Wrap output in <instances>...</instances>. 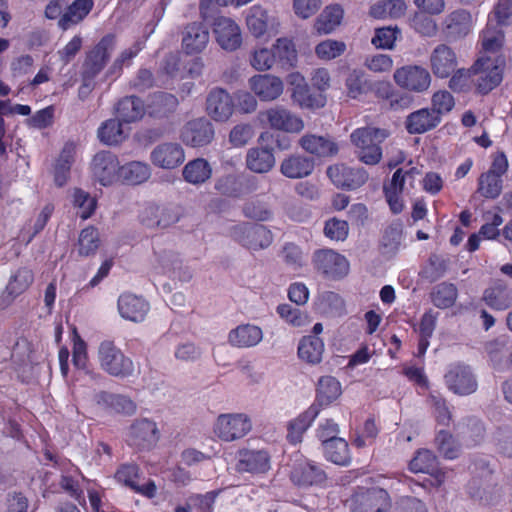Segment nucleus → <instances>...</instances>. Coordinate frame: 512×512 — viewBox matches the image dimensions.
<instances>
[{
  "instance_id": "c9c22d12",
  "label": "nucleus",
  "mask_w": 512,
  "mask_h": 512,
  "mask_svg": "<svg viewBox=\"0 0 512 512\" xmlns=\"http://www.w3.org/2000/svg\"><path fill=\"white\" fill-rule=\"evenodd\" d=\"M93 7V0H75L67 7L62 17L59 19V26L66 30L71 25L77 24L82 21L90 12Z\"/></svg>"
},
{
  "instance_id": "7c9ffc66",
  "label": "nucleus",
  "mask_w": 512,
  "mask_h": 512,
  "mask_svg": "<svg viewBox=\"0 0 512 512\" xmlns=\"http://www.w3.org/2000/svg\"><path fill=\"white\" fill-rule=\"evenodd\" d=\"M481 300L494 310H506L512 305V291L503 283H495L483 291Z\"/></svg>"
},
{
  "instance_id": "8fccbe9b",
  "label": "nucleus",
  "mask_w": 512,
  "mask_h": 512,
  "mask_svg": "<svg viewBox=\"0 0 512 512\" xmlns=\"http://www.w3.org/2000/svg\"><path fill=\"white\" fill-rule=\"evenodd\" d=\"M457 295L458 291L454 284L442 282L434 287L431 299L436 307L445 309L454 305Z\"/></svg>"
},
{
  "instance_id": "13d9d810",
  "label": "nucleus",
  "mask_w": 512,
  "mask_h": 512,
  "mask_svg": "<svg viewBox=\"0 0 512 512\" xmlns=\"http://www.w3.org/2000/svg\"><path fill=\"white\" fill-rule=\"evenodd\" d=\"M319 307L323 313L329 315H341L345 308L342 297L332 291H326L319 297Z\"/></svg>"
},
{
  "instance_id": "72a5a7b5",
  "label": "nucleus",
  "mask_w": 512,
  "mask_h": 512,
  "mask_svg": "<svg viewBox=\"0 0 512 512\" xmlns=\"http://www.w3.org/2000/svg\"><path fill=\"white\" fill-rule=\"evenodd\" d=\"M116 113L117 117L122 122L132 123L140 120L144 116L145 106L140 98L127 96L117 103Z\"/></svg>"
},
{
  "instance_id": "f704fd0d",
  "label": "nucleus",
  "mask_w": 512,
  "mask_h": 512,
  "mask_svg": "<svg viewBox=\"0 0 512 512\" xmlns=\"http://www.w3.org/2000/svg\"><path fill=\"white\" fill-rule=\"evenodd\" d=\"M75 153V144L73 142H67L64 145L54 168V181L57 186L62 187L67 183L71 166L74 163Z\"/></svg>"
},
{
  "instance_id": "338daca9",
  "label": "nucleus",
  "mask_w": 512,
  "mask_h": 512,
  "mask_svg": "<svg viewBox=\"0 0 512 512\" xmlns=\"http://www.w3.org/2000/svg\"><path fill=\"white\" fill-rule=\"evenodd\" d=\"M429 401L433 408L436 421L440 425L448 426L452 420V414L446 400L440 395H430Z\"/></svg>"
},
{
  "instance_id": "c03bdc74",
  "label": "nucleus",
  "mask_w": 512,
  "mask_h": 512,
  "mask_svg": "<svg viewBox=\"0 0 512 512\" xmlns=\"http://www.w3.org/2000/svg\"><path fill=\"white\" fill-rule=\"evenodd\" d=\"M324 352V343L322 339L317 336L304 337L298 347L299 357L311 364L321 362Z\"/></svg>"
},
{
  "instance_id": "473e14b6",
  "label": "nucleus",
  "mask_w": 512,
  "mask_h": 512,
  "mask_svg": "<svg viewBox=\"0 0 512 512\" xmlns=\"http://www.w3.org/2000/svg\"><path fill=\"white\" fill-rule=\"evenodd\" d=\"M343 15L344 11L340 5H329L317 17L314 28L320 35L329 34L341 24Z\"/></svg>"
},
{
  "instance_id": "49530a36",
  "label": "nucleus",
  "mask_w": 512,
  "mask_h": 512,
  "mask_svg": "<svg viewBox=\"0 0 512 512\" xmlns=\"http://www.w3.org/2000/svg\"><path fill=\"white\" fill-rule=\"evenodd\" d=\"M126 137L127 134L124 132L122 121L119 118L105 121L98 129V138L107 145H117Z\"/></svg>"
},
{
  "instance_id": "680f3d73",
  "label": "nucleus",
  "mask_w": 512,
  "mask_h": 512,
  "mask_svg": "<svg viewBox=\"0 0 512 512\" xmlns=\"http://www.w3.org/2000/svg\"><path fill=\"white\" fill-rule=\"evenodd\" d=\"M435 442L437 444L439 452L448 459H455L459 455L460 446L456 443L453 436L444 430H441L436 438Z\"/></svg>"
},
{
  "instance_id": "052dcab7",
  "label": "nucleus",
  "mask_w": 512,
  "mask_h": 512,
  "mask_svg": "<svg viewBox=\"0 0 512 512\" xmlns=\"http://www.w3.org/2000/svg\"><path fill=\"white\" fill-rule=\"evenodd\" d=\"M410 26L420 35L432 37L437 33V24L430 15L422 12H415L410 19Z\"/></svg>"
},
{
  "instance_id": "79ce46f5",
  "label": "nucleus",
  "mask_w": 512,
  "mask_h": 512,
  "mask_svg": "<svg viewBox=\"0 0 512 512\" xmlns=\"http://www.w3.org/2000/svg\"><path fill=\"white\" fill-rule=\"evenodd\" d=\"M504 45V32L496 26L488 23L486 29L482 33V56L504 55L502 48Z\"/></svg>"
},
{
  "instance_id": "2f4dec72",
  "label": "nucleus",
  "mask_w": 512,
  "mask_h": 512,
  "mask_svg": "<svg viewBox=\"0 0 512 512\" xmlns=\"http://www.w3.org/2000/svg\"><path fill=\"white\" fill-rule=\"evenodd\" d=\"M95 400L98 405L125 415H133L137 409L135 402L131 398L121 394L102 391L95 396Z\"/></svg>"
},
{
  "instance_id": "6ab92c4d",
  "label": "nucleus",
  "mask_w": 512,
  "mask_h": 512,
  "mask_svg": "<svg viewBox=\"0 0 512 512\" xmlns=\"http://www.w3.org/2000/svg\"><path fill=\"white\" fill-rule=\"evenodd\" d=\"M181 137L189 146H205L213 140L214 128L211 122L204 118L194 119L185 125Z\"/></svg>"
},
{
  "instance_id": "5701e85b",
  "label": "nucleus",
  "mask_w": 512,
  "mask_h": 512,
  "mask_svg": "<svg viewBox=\"0 0 512 512\" xmlns=\"http://www.w3.org/2000/svg\"><path fill=\"white\" fill-rule=\"evenodd\" d=\"M250 89L262 101H273L283 92V82L270 74H259L249 79Z\"/></svg>"
},
{
  "instance_id": "c85d7f7f",
  "label": "nucleus",
  "mask_w": 512,
  "mask_h": 512,
  "mask_svg": "<svg viewBox=\"0 0 512 512\" xmlns=\"http://www.w3.org/2000/svg\"><path fill=\"white\" fill-rule=\"evenodd\" d=\"M275 165L272 148L253 147L247 151L246 167L254 173H267Z\"/></svg>"
},
{
  "instance_id": "de8ad7c7",
  "label": "nucleus",
  "mask_w": 512,
  "mask_h": 512,
  "mask_svg": "<svg viewBox=\"0 0 512 512\" xmlns=\"http://www.w3.org/2000/svg\"><path fill=\"white\" fill-rule=\"evenodd\" d=\"M341 395L340 383L331 376L321 377L317 388L319 405H329Z\"/></svg>"
},
{
  "instance_id": "864d4df0",
  "label": "nucleus",
  "mask_w": 512,
  "mask_h": 512,
  "mask_svg": "<svg viewBox=\"0 0 512 512\" xmlns=\"http://www.w3.org/2000/svg\"><path fill=\"white\" fill-rule=\"evenodd\" d=\"M291 97L302 108H320L325 104V98L321 95L313 96L308 84L292 88Z\"/></svg>"
},
{
  "instance_id": "412c9836",
  "label": "nucleus",
  "mask_w": 512,
  "mask_h": 512,
  "mask_svg": "<svg viewBox=\"0 0 512 512\" xmlns=\"http://www.w3.org/2000/svg\"><path fill=\"white\" fill-rule=\"evenodd\" d=\"M298 144L304 151L319 158L333 157L339 151L337 143L328 135L307 133L299 139Z\"/></svg>"
},
{
  "instance_id": "37998d69",
  "label": "nucleus",
  "mask_w": 512,
  "mask_h": 512,
  "mask_svg": "<svg viewBox=\"0 0 512 512\" xmlns=\"http://www.w3.org/2000/svg\"><path fill=\"white\" fill-rule=\"evenodd\" d=\"M291 479L298 485H314L322 483L326 479V474L317 465L306 463L293 469Z\"/></svg>"
},
{
  "instance_id": "6e6552de",
  "label": "nucleus",
  "mask_w": 512,
  "mask_h": 512,
  "mask_svg": "<svg viewBox=\"0 0 512 512\" xmlns=\"http://www.w3.org/2000/svg\"><path fill=\"white\" fill-rule=\"evenodd\" d=\"M393 79L399 87L416 93L427 91L432 80L429 71L420 65H405L396 69Z\"/></svg>"
},
{
  "instance_id": "c756f323",
  "label": "nucleus",
  "mask_w": 512,
  "mask_h": 512,
  "mask_svg": "<svg viewBox=\"0 0 512 512\" xmlns=\"http://www.w3.org/2000/svg\"><path fill=\"white\" fill-rule=\"evenodd\" d=\"M269 468V456L263 450H244L240 452L237 469L240 472L264 473Z\"/></svg>"
},
{
  "instance_id": "4c0bfd02",
  "label": "nucleus",
  "mask_w": 512,
  "mask_h": 512,
  "mask_svg": "<svg viewBox=\"0 0 512 512\" xmlns=\"http://www.w3.org/2000/svg\"><path fill=\"white\" fill-rule=\"evenodd\" d=\"M262 330L254 325H240L229 334V341L237 347H252L262 340Z\"/></svg>"
},
{
  "instance_id": "aec40b11",
  "label": "nucleus",
  "mask_w": 512,
  "mask_h": 512,
  "mask_svg": "<svg viewBox=\"0 0 512 512\" xmlns=\"http://www.w3.org/2000/svg\"><path fill=\"white\" fill-rule=\"evenodd\" d=\"M430 67L436 77H449L457 67V56L453 49L446 44L437 45L430 55Z\"/></svg>"
},
{
  "instance_id": "e433bc0d",
  "label": "nucleus",
  "mask_w": 512,
  "mask_h": 512,
  "mask_svg": "<svg viewBox=\"0 0 512 512\" xmlns=\"http://www.w3.org/2000/svg\"><path fill=\"white\" fill-rule=\"evenodd\" d=\"M33 281L32 272L28 269H19L10 279L2 294L4 305H9L15 297L23 293Z\"/></svg>"
},
{
  "instance_id": "0eeeda50",
  "label": "nucleus",
  "mask_w": 512,
  "mask_h": 512,
  "mask_svg": "<svg viewBox=\"0 0 512 512\" xmlns=\"http://www.w3.org/2000/svg\"><path fill=\"white\" fill-rule=\"evenodd\" d=\"M252 423L243 413L221 414L218 416L214 432L223 441H235L250 432Z\"/></svg>"
},
{
  "instance_id": "bb28decb",
  "label": "nucleus",
  "mask_w": 512,
  "mask_h": 512,
  "mask_svg": "<svg viewBox=\"0 0 512 512\" xmlns=\"http://www.w3.org/2000/svg\"><path fill=\"white\" fill-rule=\"evenodd\" d=\"M315 167L314 160L300 154H293L285 158L280 164L281 173L290 179L304 178L312 174Z\"/></svg>"
},
{
  "instance_id": "603ef678",
  "label": "nucleus",
  "mask_w": 512,
  "mask_h": 512,
  "mask_svg": "<svg viewBox=\"0 0 512 512\" xmlns=\"http://www.w3.org/2000/svg\"><path fill=\"white\" fill-rule=\"evenodd\" d=\"M345 86L348 97L357 99L370 89V83L366 78L364 71L359 69L352 70L346 80Z\"/></svg>"
},
{
  "instance_id": "39448f33",
  "label": "nucleus",
  "mask_w": 512,
  "mask_h": 512,
  "mask_svg": "<svg viewBox=\"0 0 512 512\" xmlns=\"http://www.w3.org/2000/svg\"><path fill=\"white\" fill-rule=\"evenodd\" d=\"M347 502L352 512H388L391 508L389 494L382 488L357 491Z\"/></svg>"
},
{
  "instance_id": "f8f14e48",
  "label": "nucleus",
  "mask_w": 512,
  "mask_h": 512,
  "mask_svg": "<svg viewBox=\"0 0 512 512\" xmlns=\"http://www.w3.org/2000/svg\"><path fill=\"white\" fill-rule=\"evenodd\" d=\"M246 24L249 32L256 38L277 34L279 26L277 18L260 5L249 9Z\"/></svg>"
},
{
  "instance_id": "20e7f679",
  "label": "nucleus",
  "mask_w": 512,
  "mask_h": 512,
  "mask_svg": "<svg viewBox=\"0 0 512 512\" xmlns=\"http://www.w3.org/2000/svg\"><path fill=\"white\" fill-rule=\"evenodd\" d=\"M312 264L316 272L326 279L339 280L349 273L348 260L332 249L316 250Z\"/></svg>"
},
{
  "instance_id": "6e6d98bb",
  "label": "nucleus",
  "mask_w": 512,
  "mask_h": 512,
  "mask_svg": "<svg viewBox=\"0 0 512 512\" xmlns=\"http://www.w3.org/2000/svg\"><path fill=\"white\" fill-rule=\"evenodd\" d=\"M345 51V42L334 39H326L315 47L317 57L327 61L340 57Z\"/></svg>"
},
{
  "instance_id": "4d7b16f0",
  "label": "nucleus",
  "mask_w": 512,
  "mask_h": 512,
  "mask_svg": "<svg viewBox=\"0 0 512 512\" xmlns=\"http://www.w3.org/2000/svg\"><path fill=\"white\" fill-rule=\"evenodd\" d=\"M274 59L278 57L284 64L294 66L297 51L293 42L287 38H279L273 46Z\"/></svg>"
},
{
  "instance_id": "e2e57ef3",
  "label": "nucleus",
  "mask_w": 512,
  "mask_h": 512,
  "mask_svg": "<svg viewBox=\"0 0 512 512\" xmlns=\"http://www.w3.org/2000/svg\"><path fill=\"white\" fill-rule=\"evenodd\" d=\"M214 188L219 194L229 197H238L241 194V185L238 177L233 174H227L217 178Z\"/></svg>"
},
{
  "instance_id": "f257e3e1",
  "label": "nucleus",
  "mask_w": 512,
  "mask_h": 512,
  "mask_svg": "<svg viewBox=\"0 0 512 512\" xmlns=\"http://www.w3.org/2000/svg\"><path fill=\"white\" fill-rule=\"evenodd\" d=\"M389 135L387 129L367 126L353 131L350 135V141L356 147L355 153L361 162L366 165H376L382 158L380 144Z\"/></svg>"
},
{
  "instance_id": "a18cd8bd",
  "label": "nucleus",
  "mask_w": 512,
  "mask_h": 512,
  "mask_svg": "<svg viewBox=\"0 0 512 512\" xmlns=\"http://www.w3.org/2000/svg\"><path fill=\"white\" fill-rule=\"evenodd\" d=\"M324 451L327 459L334 464L345 466L350 463L348 443L343 438H332L324 441Z\"/></svg>"
},
{
  "instance_id": "f3484780",
  "label": "nucleus",
  "mask_w": 512,
  "mask_h": 512,
  "mask_svg": "<svg viewBox=\"0 0 512 512\" xmlns=\"http://www.w3.org/2000/svg\"><path fill=\"white\" fill-rule=\"evenodd\" d=\"M159 440L156 423L149 419L136 420L129 430V442L139 449H151Z\"/></svg>"
},
{
  "instance_id": "9d476101",
  "label": "nucleus",
  "mask_w": 512,
  "mask_h": 512,
  "mask_svg": "<svg viewBox=\"0 0 512 512\" xmlns=\"http://www.w3.org/2000/svg\"><path fill=\"white\" fill-rule=\"evenodd\" d=\"M259 119L272 129L288 133H299L304 128V122L300 117L281 106L260 112Z\"/></svg>"
},
{
  "instance_id": "4468645a",
  "label": "nucleus",
  "mask_w": 512,
  "mask_h": 512,
  "mask_svg": "<svg viewBox=\"0 0 512 512\" xmlns=\"http://www.w3.org/2000/svg\"><path fill=\"white\" fill-rule=\"evenodd\" d=\"M239 243L250 250L268 247L273 240L270 230L263 225L244 224L234 230Z\"/></svg>"
},
{
  "instance_id": "5fc2aeb1",
  "label": "nucleus",
  "mask_w": 512,
  "mask_h": 512,
  "mask_svg": "<svg viewBox=\"0 0 512 512\" xmlns=\"http://www.w3.org/2000/svg\"><path fill=\"white\" fill-rule=\"evenodd\" d=\"M502 191L501 177L492 173H482L478 180V192L485 198L494 199L500 195Z\"/></svg>"
},
{
  "instance_id": "393cba45",
  "label": "nucleus",
  "mask_w": 512,
  "mask_h": 512,
  "mask_svg": "<svg viewBox=\"0 0 512 512\" xmlns=\"http://www.w3.org/2000/svg\"><path fill=\"white\" fill-rule=\"evenodd\" d=\"M178 219L173 209L157 205L146 206L140 214L141 223L148 228L165 229L176 223Z\"/></svg>"
},
{
  "instance_id": "dca6fc26",
  "label": "nucleus",
  "mask_w": 512,
  "mask_h": 512,
  "mask_svg": "<svg viewBox=\"0 0 512 512\" xmlns=\"http://www.w3.org/2000/svg\"><path fill=\"white\" fill-rule=\"evenodd\" d=\"M206 111L217 122H226L234 112L230 94L222 88H213L206 98Z\"/></svg>"
},
{
  "instance_id": "09e8293b",
  "label": "nucleus",
  "mask_w": 512,
  "mask_h": 512,
  "mask_svg": "<svg viewBox=\"0 0 512 512\" xmlns=\"http://www.w3.org/2000/svg\"><path fill=\"white\" fill-rule=\"evenodd\" d=\"M319 408L317 405H312L304 414L299 416L289 424L288 439L292 443L301 441L302 434L310 426L313 419L318 415Z\"/></svg>"
},
{
  "instance_id": "4be33fe9",
  "label": "nucleus",
  "mask_w": 512,
  "mask_h": 512,
  "mask_svg": "<svg viewBox=\"0 0 512 512\" xmlns=\"http://www.w3.org/2000/svg\"><path fill=\"white\" fill-rule=\"evenodd\" d=\"M209 39L207 26L200 22H193L186 25L182 32V47L187 54H198L206 48Z\"/></svg>"
},
{
  "instance_id": "2eb2a0df",
  "label": "nucleus",
  "mask_w": 512,
  "mask_h": 512,
  "mask_svg": "<svg viewBox=\"0 0 512 512\" xmlns=\"http://www.w3.org/2000/svg\"><path fill=\"white\" fill-rule=\"evenodd\" d=\"M91 169L94 178L104 186L119 178V161L116 155L109 151L97 153L93 157Z\"/></svg>"
},
{
  "instance_id": "0e129e2a",
  "label": "nucleus",
  "mask_w": 512,
  "mask_h": 512,
  "mask_svg": "<svg viewBox=\"0 0 512 512\" xmlns=\"http://www.w3.org/2000/svg\"><path fill=\"white\" fill-rule=\"evenodd\" d=\"M254 136V129L249 123L235 125L229 133V143L233 147H244Z\"/></svg>"
},
{
  "instance_id": "9b49d317",
  "label": "nucleus",
  "mask_w": 512,
  "mask_h": 512,
  "mask_svg": "<svg viewBox=\"0 0 512 512\" xmlns=\"http://www.w3.org/2000/svg\"><path fill=\"white\" fill-rule=\"evenodd\" d=\"M326 174L335 186L347 190H355L363 186L368 178V172L362 168H353L345 164H335L327 168Z\"/></svg>"
},
{
  "instance_id": "a878e982",
  "label": "nucleus",
  "mask_w": 512,
  "mask_h": 512,
  "mask_svg": "<svg viewBox=\"0 0 512 512\" xmlns=\"http://www.w3.org/2000/svg\"><path fill=\"white\" fill-rule=\"evenodd\" d=\"M441 119L435 111L423 108L409 114L405 121V127L410 134H423L437 127Z\"/></svg>"
},
{
  "instance_id": "7ed1b4c3",
  "label": "nucleus",
  "mask_w": 512,
  "mask_h": 512,
  "mask_svg": "<svg viewBox=\"0 0 512 512\" xmlns=\"http://www.w3.org/2000/svg\"><path fill=\"white\" fill-rule=\"evenodd\" d=\"M97 356L100 367L111 376L126 378L134 372L133 361L125 356L113 341H102Z\"/></svg>"
},
{
  "instance_id": "69168bd1",
  "label": "nucleus",
  "mask_w": 512,
  "mask_h": 512,
  "mask_svg": "<svg viewBox=\"0 0 512 512\" xmlns=\"http://www.w3.org/2000/svg\"><path fill=\"white\" fill-rule=\"evenodd\" d=\"M277 312L282 319L293 326L300 327L309 323L308 315L290 304L279 305Z\"/></svg>"
},
{
  "instance_id": "cd10ccee",
  "label": "nucleus",
  "mask_w": 512,
  "mask_h": 512,
  "mask_svg": "<svg viewBox=\"0 0 512 512\" xmlns=\"http://www.w3.org/2000/svg\"><path fill=\"white\" fill-rule=\"evenodd\" d=\"M471 14L464 9H458L448 14L443 21V31L451 39L466 36L471 27Z\"/></svg>"
},
{
  "instance_id": "a19ab883",
  "label": "nucleus",
  "mask_w": 512,
  "mask_h": 512,
  "mask_svg": "<svg viewBox=\"0 0 512 512\" xmlns=\"http://www.w3.org/2000/svg\"><path fill=\"white\" fill-rule=\"evenodd\" d=\"M178 106V99L169 93H156L148 105V113L155 118H164L172 114Z\"/></svg>"
},
{
  "instance_id": "58836bf2",
  "label": "nucleus",
  "mask_w": 512,
  "mask_h": 512,
  "mask_svg": "<svg viewBox=\"0 0 512 512\" xmlns=\"http://www.w3.org/2000/svg\"><path fill=\"white\" fill-rule=\"evenodd\" d=\"M186 182L197 185L206 182L212 175V167L206 159L197 158L189 161L183 168Z\"/></svg>"
},
{
  "instance_id": "bf43d9fd",
  "label": "nucleus",
  "mask_w": 512,
  "mask_h": 512,
  "mask_svg": "<svg viewBox=\"0 0 512 512\" xmlns=\"http://www.w3.org/2000/svg\"><path fill=\"white\" fill-rule=\"evenodd\" d=\"M99 232L94 227H87L80 233L78 245L79 254L88 256L96 252L99 247Z\"/></svg>"
},
{
  "instance_id": "b1692460",
  "label": "nucleus",
  "mask_w": 512,
  "mask_h": 512,
  "mask_svg": "<svg viewBox=\"0 0 512 512\" xmlns=\"http://www.w3.org/2000/svg\"><path fill=\"white\" fill-rule=\"evenodd\" d=\"M149 303L142 297L126 293L118 299V310L120 315L132 322H141L149 312Z\"/></svg>"
},
{
  "instance_id": "423d86ee",
  "label": "nucleus",
  "mask_w": 512,
  "mask_h": 512,
  "mask_svg": "<svg viewBox=\"0 0 512 512\" xmlns=\"http://www.w3.org/2000/svg\"><path fill=\"white\" fill-rule=\"evenodd\" d=\"M115 47V36H104L97 45L87 52L82 65L81 77L95 78L104 68Z\"/></svg>"
},
{
  "instance_id": "ea45409f",
  "label": "nucleus",
  "mask_w": 512,
  "mask_h": 512,
  "mask_svg": "<svg viewBox=\"0 0 512 512\" xmlns=\"http://www.w3.org/2000/svg\"><path fill=\"white\" fill-rule=\"evenodd\" d=\"M151 170L148 164L132 161L120 166L119 178L122 182L130 185H138L149 179Z\"/></svg>"
},
{
  "instance_id": "a211bd4d",
  "label": "nucleus",
  "mask_w": 512,
  "mask_h": 512,
  "mask_svg": "<svg viewBox=\"0 0 512 512\" xmlns=\"http://www.w3.org/2000/svg\"><path fill=\"white\" fill-rule=\"evenodd\" d=\"M150 159L159 168L174 169L184 162L185 154L180 144L165 142L152 150Z\"/></svg>"
},
{
  "instance_id": "1a4fd4ad",
  "label": "nucleus",
  "mask_w": 512,
  "mask_h": 512,
  "mask_svg": "<svg viewBox=\"0 0 512 512\" xmlns=\"http://www.w3.org/2000/svg\"><path fill=\"white\" fill-rule=\"evenodd\" d=\"M212 32L218 45L227 52H233L242 45L240 26L230 17L217 16L212 23Z\"/></svg>"
},
{
  "instance_id": "f03ea898",
  "label": "nucleus",
  "mask_w": 512,
  "mask_h": 512,
  "mask_svg": "<svg viewBox=\"0 0 512 512\" xmlns=\"http://www.w3.org/2000/svg\"><path fill=\"white\" fill-rule=\"evenodd\" d=\"M505 66V55L481 56L474 63L472 73L476 76L474 81L480 93L487 94L501 83Z\"/></svg>"
},
{
  "instance_id": "774afa93",
  "label": "nucleus",
  "mask_w": 512,
  "mask_h": 512,
  "mask_svg": "<svg viewBox=\"0 0 512 512\" xmlns=\"http://www.w3.org/2000/svg\"><path fill=\"white\" fill-rule=\"evenodd\" d=\"M348 232V223L337 218L329 219L324 226V234L331 240L343 241L347 238Z\"/></svg>"
},
{
  "instance_id": "3c124183",
  "label": "nucleus",
  "mask_w": 512,
  "mask_h": 512,
  "mask_svg": "<svg viewBox=\"0 0 512 512\" xmlns=\"http://www.w3.org/2000/svg\"><path fill=\"white\" fill-rule=\"evenodd\" d=\"M409 467L414 473L433 474L438 470V460L432 451L422 449L410 461Z\"/></svg>"
},
{
  "instance_id": "ddd939ff",
  "label": "nucleus",
  "mask_w": 512,
  "mask_h": 512,
  "mask_svg": "<svg viewBox=\"0 0 512 512\" xmlns=\"http://www.w3.org/2000/svg\"><path fill=\"white\" fill-rule=\"evenodd\" d=\"M445 382L450 391L460 396L476 392L478 383L472 369L467 365H457L445 374Z\"/></svg>"
}]
</instances>
